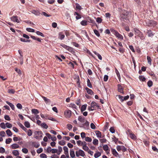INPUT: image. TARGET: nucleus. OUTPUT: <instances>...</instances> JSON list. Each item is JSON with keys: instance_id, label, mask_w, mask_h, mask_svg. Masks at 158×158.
<instances>
[{"instance_id": "obj_2", "label": "nucleus", "mask_w": 158, "mask_h": 158, "mask_svg": "<svg viewBox=\"0 0 158 158\" xmlns=\"http://www.w3.org/2000/svg\"><path fill=\"white\" fill-rule=\"evenodd\" d=\"M110 31L118 39L120 40H123V36L121 34H119L118 32L116 31L113 29H110Z\"/></svg>"}, {"instance_id": "obj_5", "label": "nucleus", "mask_w": 158, "mask_h": 158, "mask_svg": "<svg viewBox=\"0 0 158 158\" xmlns=\"http://www.w3.org/2000/svg\"><path fill=\"white\" fill-rule=\"evenodd\" d=\"M80 127H83L85 129H89V123L87 121H86L85 123L83 124V126Z\"/></svg>"}, {"instance_id": "obj_37", "label": "nucleus", "mask_w": 158, "mask_h": 158, "mask_svg": "<svg viewBox=\"0 0 158 158\" xmlns=\"http://www.w3.org/2000/svg\"><path fill=\"white\" fill-rule=\"evenodd\" d=\"M116 96H118V98L120 99L121 102H123V97L119 95H117Z\"/></svg>"}, {"instance_id": "obj_20", "label": "nucleus", "mask_w": 158, "mask_h": 158, "mask_svg": "<svg viewBox=\"0 0 158 158\" xmlns=\"http://www.w3.org/2000/svg\"><path fill=\"white\" fill-rule=\"evenodd\" d=\"M151 26L155 27L157 25V23L156 21H151L150 23Z\"/></svg>"}, {"instance_id": "obj_23", "label": "nucleus", "mask_w": 158, "mask_h": 158, "mask_svg": "<svg viewBox=\"0 0 158 158\" xmlns=\"http://www.w3.org/2000/svg\"><path fill=\"white\" fill-rule=\"evenodd\" d=\"M63 150L64 151V153L65 155L69 154L68 148L66 146H64V147Z\"/></svg>"}, {"instance_id": "obj_14", "label": "nucleus", "mask_w": 158, "mask_h": 158, "mask_svg": "<svg viewBox=\"0 0 158 158\" xmlns=\"http://www.w3.org/2000/svg\"><path fill=\"white\" fill-rule=\"evenodd\" d=\"M74 15H77L76 17V19H79L81 18V16L77 12H75L74 14Z\"/></svg>"}, {"instance_id": "obj_51", "label": "nucleus", "mask_w": 158, "mask_h": 158, "mask_svg": "<svg viewBox=\"0 0 158 158\" xmlns=\"http://www.w3.org/2000/svg\"><path fill=\"white\" fill-rule=\"evenodd\" d=\"M36 33L38 35H40L43 37H44V34L39 31H37L36 32Z\"/></svg>"}, {"instance_id": "obj_54", "label": "nucleus", "mask_w": 158, "mask_h": 158, "mask_svg": "<svg viewBox=\"0 0 158 158\" xmlns=\"http://www.w3.org/2000/svg\"><path fill=\"white\" fill-rule=\"evenodd\" d=\"M23 152L24 153H27L28 152L27 149L26 148H23L22 149Z\"/></svg>"}, {"instance_id": "obj_18", "label": "nucleus", "mask_w": 158, "mask_h": 158, "mask_svg": "<svg viewBox=\"0 0 158 158\" xmlns=\"http://www.w3.org/2000/svg\"><path fill=\"white\" fill-rule=\"evenodd\" d=\"M32 144L34 147L36 148H39L40 146L39 143L35 142H32Z\"/></svg>"}, {"instance_id": "obj_11", "label": "nucleus", "mask_w": 158, "mask_h": 158, "mask_svg": "<svg viewBox=\"0 0 158 158\" xmlns=\"http://www.w3.org/2000/svg\"><path fill=\"white\" fill-rule=\"evenodd\" d=\"M58 35V38L61 40L63 39L65 37V35L63 33V32H59Z\"/></svg>"}, {"instance_id": "obj_60", "label": "nucleus", "mask_w": 158, "mask_h": 158, "mask_svg": "<svg viewBox=\"0 0 158 158\" xmlns=\"http://www.w3.org/2000/svg\"><path fill=\"white\" fill-rule=\"evenodd\" d=\"M109 130L112 133H114L115 132V130L114 129V128L113 127H111L110 129Z\"/></svg>"}, {"instance_id": "obj_28", "label": "nucleus", "mask_w": 158, "mask_h": 158, "mask_svg": "<svg viewBox=\"0 0 158 158\" xmlns=\"http://www.w3.org/2000/svg\"><path fill=\"white\" fill-rule=\"evenodd\" d=\"M19 126L23 130L26 132L27 129L22 124L20 123L19 124Z\"/></svg>"}, {"instance_id": "obj_57", "label": "nucleus", "mask_w": 158, "mask_h": 158, "mask_svg": "<svg viewBox=\"0 0 158 158\" xmlns=\"http://www.w3.org/2000/svg\"><path fill=\"white\" fill-rule=\"evenodd\" d=\"M51 151H51V152L52 153H57L58 150L56 149L53 148L51 150Z\"/></svg>"}, {"instance_id": "obj_33", "label": "nucleus", "mask_w": 158, "mask_h": 158, "mask_svg": "<svg viewBox=\"0 0 158 158\" xmlns=\"http://www.w3.org/2000/svg\"><path fill=\"white\" fill-rule=\"evenodd\" d=\"M87 86L90 88H92V87L91 83L89 79H88L87 80Z\"/></svg>"}, {"instance_id": "obj_3", "label": "nucleus", "mask_w": 158, "mask_h": 158, "mask_svg": "<svg viewBox=\"0 0 158 158\" xmlns=\"http://www.w3.org/2000/svg\"><path fill=\"white\" fill-rule=\"evenodd\" d=\"M133 30L135 32V34L139 37L141 38L143 37V34L142 33L139 29L136 28H134Z\"/></svg>"}, {"instance_id": "obj_41", "label": "nucleus", "mask_w": 158, "mask_h": 158, "mask_svg": "<svg viewBox=\"0 0 158 158\" xmlns=\"http://www.w3.org/2000/svg\"><path fill=\"white\" fill-rule=\"evenodd\" d=\"M148 86L149 87H151L153 85V82L152 81H149L147 82Z\"/></svg>"}, {"instance_id": "obj_53", "label": "nucleus", "mask_w": 158, "mask_h": 158, "mask_svg": "<svg viewBox=\"0 0 158 158\" xmlns=\"http://www.w3.org/2000/svg\"><path fill=\"white\" fill-rule=\"evenodd\" d=\"M43 151V149L41 148H40L37 150L36 152L38 153L39 154L42 152Z\"/></svg>"}, {"instance_id": "obj_21", "label": "nucleus", "mask_w": 158, "mask_h": 158, "mask_svg": "<svg viewBox=\"0 0 158 158\" xmlns=\"http://www.w3.org/2000/svg\"><path fill=\"white\" fill-rule=\"evenodd\" d=\"M111 151L112 154L116 156H117L118 155V154L116 152L115 149H111Z\"/></svg>"}, {"instance_id": "obj_63", "label": "nucleus", "mask_w": 158, "mask_h": 158, "mask_svg": "<svg viewBox=\"0 0 158 158\" xmlns=\"http://www.w3.org/2000/svg\"><path fill=\"white\" fill-rule=\"evenodd\" d=\"M127 134L128 135H129L131 134L132 133V131L130 129H128L127 131Z\"/></svg>"}, {"instance_id": "obj_13", "label": "nucleus", "mask_w": 158, "mask_h": 158, "mask_svg": "<svg viewBox=\"0 0 158 158\" xmlns=\"http://www.w3.org/2000/svg\"><path fill=\"white\" fill-rule=\"evenodd\" d=\"M85 89L88 94H90L91 95H92L93 94L94 92L91 89H89L87 87L85 88Z\"/></svg>"}, {"instance_id": "obj_38", "label": "nucleus", "mask_w": 158, "mask_h": 158, "mask_svg": "<svg viewBox=\"0 0 158 158\" xmlns=\"http://www.w3.org/2000/svg\"><path fill=\"white\" fill-rule=\"evenodd\" d=\"M139 78L140 81H145L146 80L145 78L143 76H140L139 77Z\"/></svg>"}, {"instance_id": "obj_1", "label": "nucleus", "mask_w": 158, "mask_h": 158, "mask_svg": "<svg viewBox=\"0 0 158 158\" xmlns=\"http://www.w3.org/2000/svg\"><path fill=\"white\" fill-rule=\"evenodd\" d=\"M128 13L126 10L123 11L122 13L120 15V20L122 23L124 21V19L126 20L127 19Z\"/></svg>"}, {"instance_id": "obj_56", "label": "nucleus", "mask_w": 158, "mask_h": 158, "mask_svg": "<svg viewBox=\"0 0 158 158\" xmlns=\"http://www.w3.org/2000/svg\"><path fill=\"white\" fill-rule=\"evenodd\" d=\"M40 156L41 158H47L46 155L44 153L41 154L40 155Z\"/></svg>"}, {"instance_id": "obj_55", "label": "nucleus", "mask_w": 158, "mask_h": 158, "mask_svg": "<svg viewBox=\"0 0 158 158\" xmlns=\"http://www.w3.org/2000/svg\"><path fill=\"white\" fill-rule=\"evenodd\" d=\"M72 44L75 47L78 48L79 47V45L78 43L75 42H73L72 43Z\"/></svg>"}, {"instance_id": "obj_62", "label": "nucleus", "mask_w": 158, "mask_h": 158, "mask_svg": "<svg viewBox=\"0 0 158 158\" xmlns=\"http://www.w3.org/2000/svg\"><path fill=\"white\" fill-rule=\"evenodd\" d=\"M152 148L153 151L158 152V149L156 146H152Z\"/></svg>"}, {"instance_id": "obj_30", "label": "nucleus", "mask_w": 158, "mask_h": 158, "mask_svg": "<svg viewBox=\"0 0 158 158\" xmlns=\"http://www.w3.org/2000/svg\"><path fill=\"white\" fill-rule=\"evenodd\" d=\"M81 24L82 26H86L88 24L87 21H86L85 20H83L81 22Z\"/></svg>"}, {"instance_id": "obj_24", "label": "nucleus", "mask_w": 158, "mask_h": 158, "mask_svg": "<svg viewBox=\"0 0 158 158\" xmlns=\"http://www.w3.org/2000/svg\"><path fill=\"white\" fill-rule=\"evenodd\" d=\"M129 135L130 136V137L133 140H135L136 139V136L133 133Z\"/></svg>"}, {"instance_id": "obj_46", "label": "nucleus", "mask_w": 158, "mask_h": 158, "mask_svg": "<svg viewBox=\"0 0 158 158\" xmlns=\"http://www.w3.org/2000/svg\"><path fill=\"white\" fill-rule=\"evenodd\" d=\"M59 144L61 145H64L65 144V142L64 140H62L59 142Z\"/></svg>"}, {"instance_id": "obj_29", "label": "nucleus", "mask_w": 158, "mask_h": 158, "mask_svg": "<svg viewBox=\"0 0 158 158\" xmlns=\"http://www.w3.org/2000/svg\"><path fill=\"white\" fill-rule=\"evenodd\" d=\"M79 156H85V153L81 149L79 150Z\"/></svg>"}, {"instance_id": "obj_22", "label": "nucleus", "mask_w": 158, "mask_h": 158, "mask_svg": "<svg viewBox=\"0 0 158 158\" xmlns=\"http://www.w3.org/2000/svg\"><path fill=\"white\" fill-rule=\"evenodd\" d=\"M75 5L76 6L75 9L76 10H81V9H82L81 6L78 3H76Z\"/></svg>"}, {"instance_id": "obj_31", "label": "nucleus", "mask_w": 158, "mask_h": 158, "mask_svg": "<svg viewBox=\"0 0 158 158\" xmlns=\"http://www.w3.org/2000/svg\"><path fill=\"white\" fill-rule=\"evenodd\" d=\"M102 19L100 17H97L96 18V21L98 23H101L102 21Z\"/></svg>"}, {"instance_id": "obj_50", "label": "nucleus", "mask_w": 158, "mask_h": 158, "mask_svg": "<svg viewBox=\"0 0 158 158\" xmlns=\"http://www.w3.org/2000/svg\"><path fill=\"white\" fill-rule=\"evenodd\" d=\"M97 136L98 137L101 138V133L99 131H98L96 133Z\"/></svg>"}, {"instance_id": "obj_8", "label": "nucleus", "mask_w": 158, "mask_h": 158, "mask_svg": "<svg viewBox=\"0 0 158 158\" xmlns=\"http://www.w3.org/2000/svg\"><path fill=\"white\" fill-rule=\"evenodd\" d=\"M10 19L12 21L14 22L19 23V21L18 19V17L17 16H13L10 18Z\"/></svg>"}, {"instance_id": "obj_52", "label": "nucleus", "mask_w": 158, "mask_h": 158, "mask_svg": "<svg viewBox=\"0 0 158 158\" xmlns=\"http://www.w3.org/2000/svg\"><path fill=\"white\" fill-rule=\"evenodd\" d=\"M32 134L31 130L30 129L28 130L27 132V134L28 136H31L32 135Z\"/></svg>"}, {"instance_id": "obj_48", "label": "nucleus", "mask_w": 158, "mask_h": 158, "mask_svg": "<svg viewBox=\"0 0 158 158\" xmlns=\"http://www.w3.org/2000/svg\"><path fill=\"white\" fill-rule=\"evenodd\" d=\"M103 148L104 151H106L108 150L109 147L107 145H105L103 146Z\"/></svg>"}, {"instance_id": "obj_10", "label": "nucleus", "mask_w": 158, "mask_h": 158, "mask_svg": "<svg viewBox=\"0 0 158 158\" xmlns=\"http://www.w3.org/2000/svg\"><path fill=\"white\" fill-rule=\"evenodd\" d=\"M91 106L94 109L96 107L98 108L99 107V106L98 104H97L96 102H94V101H93L91 103Z\"/></svg>"}, {"instance_id": "obj_59", "label": "nucleus", "mask_w": 158, "mask_h": 158, "mask_svg": "<svg viewBox=\"0 0 158 158\" xmlns=\"http://www.w3.org/2000/svg\"><path fill=\"white\" fill-rule=\"evenodd\" d=\"M82 149L85 151L88 152L89 150V148L86 146L82 147Z\"/></svg>"}, {"instance_id": "obj_42", "label": "nucleus", "mask_w": 158, "mask_h": 158, "mask_svg": "<svg viewBox=\"0 0 158 158\" xmlns=\"http://www.w3.org/2000/svg\"><path fill=\"white\" fill-rule=\"evenodd\" d=\"M93 143L94 145H96L98 144V141L97 139H94L93 141Z\"/></svg>"}, {"instance_id": "obj_64", "label": "nucleus", "mask_w": 158, "mask_h": 158, "mask_svg": "<svg viewBox=\"0 0 158 158\" xmlns=\"http://www.w3.org/2000/svg\"><path fill=\"white\" fill-rule=\"evenodd\" d=\"M51 157V158H59V156L56 154H53L52 155Z\"/></svg>"}, {"instance_id": "obj_9", "label": "nucleus", "mask_w": 158, "mask_h": 158, "mask_svg": "<svg viewBox=\"0 0 158 158\" xmlns=\"http://www.w3.org/2000/svg\"><path fill=\"white\" fill-rule=\"evenodd\" d=\"M147 33L149 37H152L154 34V33L151 30H148Z\"/></svg>"}, {"instance_id": "obj_58", "label": "nucleus", "mask_w": 158, "mask_h": 158, "mask_svg": "<svg viewBox=\"0 0 158 158\" xmlns=\"http://www.w3.org/2000/svg\"><path fill=\"white\" fill-rule=\"evenodd\" d=\"M16 106L19 109H21L22 108V106L20 103H18Z\"/></svg>"}, {"instance_id": "obj_34", "label": "nucleus", "mask_w": 158, "mask_h": 158, "mask_svg": "<svg viewBox=\"0 0 158 158\" xmlns=\"http://www.w3.org/2000/svg\"><path fill=\"white\" fill-rule=\"evenodd\" d=\"M95 54L96 55H97L98 57V59L100 60H102V58L101 56L98 53H97L96 52H94Z\"/></svg>"}, {"instance_id": "obj_12", "label": "nucleus", "mask_w": 158, "mask_h": 158, "mask_svg": "<svg viewBox=\"0 0 158 158\" xmlns=\"http://www.w3.org/2000/svg\"><path fill=\"white\" fill-rule=\"evenodd\" d=\"M67 50H68L69 52L73 54H74V53L75 52L74 49L73 48L69 46L68 47Z\"/></svg>"}, {"instance_id": "obj_7", "label": "nucleus", "mask_w": 158, "mask_h": 158, "mask_svg": "<svg viewBox=\"0 0 158 158\" xmlns=\"http://www.w3.org/2000/svg\"><path fill=\"white\" fill-rule=\"evenodd\" d=\"M118 90V92H120L121 93L124 94V92L123 91V88L122 86L120 84L117 85Z\"/></svg>"}, {"instance_id": "obj_27", "label": "nucleus", "mask_w": 158, "mask_h": 158, "mask_svg": "<svg viewBox=\"0 0 158 158\" xmlns=\"http://www.w3.org/2000/svg\"><path fill=\"white\" fill-rule=\"evenodd\" d=\"M32 113L35 114H37L39 113V110L36 109H32L31 110Z\"/></svg>"}, {"instance_id": "obj_36", "label": "nucleus", "mask_w": 158, "mask_h": 158, "mask_svg": "<svg viewBox=\"0 0 158 158\" xmlns=\"http://www.w3.org/2000/svg\"><path fill=\"white\" fill-rule=\"evenodd\" d=\"M24 125L27 128H29L30 127V123L27 121L25 122L24 123Z\"/></svg>"}, {"instance_id": "obj_40", "label": "nucleus", "mask_w": 158, "mask_h": 158, "mask_svg": "<svg viewBox=\"0 0 158 158\" xmlns=\"http://www.w3.org/2000/svg\"><path fill=\"white\" fill-rule=\"evenodd\" d=\"M147 59L148 63L150 64V65H151L152 63V60L151 57L150 56H147Z\"/></svg>"}, {"instance_id": "obj_6", "label": "nucleus", "mask_w": 158, "mask_h": 158, "mask_svg": "<svg viewBox=\"0 0 158 158\" xmlns=\"http://www.w3.org/2000/svg\"><path fill=\"white\" fill-rule=\"evenodd\" d=\"M35 135H37L35 137L36 139H38L40 137H42L43 133L41 131H35Z\"/></svg>"}, {"instance_id": "obj_32", "label": "nucleus", "mask_w": 158, "mask_h": 158, "mask_svg": "<svg viewBox=\"0 0 158 158\" xmlns=\"http://www.w3.org/2000/svg\"><path fill=\"white\" fill-rule=\"evenodd\" d=\"M11 148L13 149H16L19 148V146L17 144L14 143L11 145Z\"/></svg>"}, {"instance_id": "obj_4", "label": "nucleus", "mask_w": 158, "mask_h": 158, "mask_svg": "<svg viewBox=\"0 0 158 158\" xmlns=\"http://www.w3.org/2000/svg\"><path fill=\"white\" fill-rule=\"evenodd\" d=\"M71 111L69 110H65L64 112V115L66 118H70L71 115Z\"/></svg>"}, {"instance_id": "obj_35", "label": "nucleus", "mask_w": 158, "mask_h": 158, "mask_svg": "<svg viewBox=\"0 0 158 158\" xmlns=\"http://www.w3.org/2000/svg\"><path fill=\"white\" fill-rule=\"evenodd\" d=\"M101 155V153L100 152H98L94 154V157L95 158H97L99 157V156H100Z\"/></svg>"}, {"instance_id": "obj_47", "label": "nucleus", "mask_w": 158, "mask_h": 158, "mask_svg": "<svg viewBox=\"0 0 158 158\" xmlns=\"http://www.w3.org/2000/svg\"><path fill=\"white\" fill-rule=\"evenodd\" d=\"M26 30L29 32H35V30L33 29L30 28H26Z\"/></svg>"}, {"instance_id": "obj_16", "label": "nucleus", "mask_w": 158, "mask_h": 158, "mask_svg": "<svg viewBox=\"0 0 158 158\" xmlns=\"http://www.w3.org/2000/svg\"><path fill=\"white\" fill-rule=\"evenodd\" d=\"M13 140L15 142H16L18 141H20L22 140V138L19 136L15 137V136L13 138Z\"/></svg>"}, {"instance_id": "obj_43", "label": "nucleus", "mask_w": 158, "mask_h": 158, "mask_svg": "<svg viewBox=\"0 0 158 158\" xmlns=\"http://www.w3.org/2000/svg\"><path fill=\"white\" fill-rule=\"evenodd\" d=\"M85 140L87 142H91L92 139L91 138L87 137L85 138Z\"/></svg>"}, {"instance_id": "obj_19", "label": "nucleus", "mask_w": 158, "mask_h": 158, "mask_svg": "<svg viewBox=\"0 0 158 158\" xmlns=\"http://www.w3.org/2000/svg\"><path fill=\"white\" fill-rule=\"evenodd\" d=\"M78 120L81 123H84L85 121V118L84 117L80 116L78 117Z\"/></svg>"}, {"instance_id": "obj_26", "label": "nucleus", "mask_w": 158, "mask_h": 158, "mask_svg": "<svg viewBox=\"0 0 158 158\" xmlns=\"http://www.w3.org/2000/svg\"><path fill=\"white\" fill-rule=\"evenodd\" d=\"M87 104H85L83 105L81 108V112H83L86 109V107H87Z\"/></svg>"}, {"instance_id": "obj_15", "label": "nucleus", "mask_w": 158, "mask_h": 158, "mask_svg": "<svg viewBox=\"0 0 158 158\" xmlns=\"http://www.w3.org/2000/svg\"><path fill=\"white\" fill-rule=\"evenodd\" d=\"M41 97L46 104L51 102V101L49 99L43 96Z\"/></svg>"}, {"instance_id": "obj_44", "label": "nucleus", "mask_w": 158, "mask_h": 158, "mask_svg": "<svg viewBox=\"0 0 158 158\" xmlns=\"http://www.w3.org/2000/svg\"><path fill=\"white\" fill-rule=\"evenodd\" d=\"M94 31L95 34L98 37H99L100 35V34L98 31L96 30H94Z\"/></svg>"}, {"instance_id": "obj_45", "label": "nucleus", "mask_w": 158, "mask_h": 158, "mask_svg": "<svg viewBox=\"0 0 158 158\" xmlns=\"http://www.w3.org/2000/svg\"><path fill=\"white\" fill-rule=\"evenodd\" d=\"M32 13L36 15H40V12L38 10H33Z\"/></svg>"}, {"instance_id": "obj_39", "label": "nucleus", "mask_w": 158, "mask_h": 158, "mask_svg": "<svg viewBox=\"0 0 158 158\" xmlns=\"http://www.w3.org/2000/svg\"><path fill=\"white\" fill-rule=\"evenodd\" d=\"M13 154L15 156H17L19 155V152L18 151L16 150L13 151L12 152Z\"/></svg>"}, {"instance_id": "obj_17", "label": "nucleus", "mask_w": 158, "mask_h": 158, "mask_svg": "<svg viewBox=\"0 0 158 158\" xmlns=\"http://www.w3.org/2000/svg\"><path fill=\"white\" fill-rule=\"evenodd\" d=\"M87 22H88L93 24H95V21L89 17L87 18Z\"/></svg>"}, {"instance_id": "obj_49", "label": "nucleus", "mask_w": 158, "mask_h": 158, "mask_svg": "<svg viewBox=\"0 0 158 158\" xmlns=\"http://www.w3.org/2000/svg\"><path fill=\"white\" fill-rule=\"evenodd\" d=\"M41 126L43 127L45 129H47L48 127V125L45 123H42V124H41Z\"/></svg>"}, {"instance_id": "obj_25", "label": "nucleus", "mask_w": 158, "mask_h": 158, "mask_svg": "<svg viewBox=\"0 0 158 158\" xmlns=\"http://www.w3.org/2000/svg\"><path fill=\"white\" fill-rule=\"evenodd\" d=\"M70 154L72 158H74L75 157V154L74 151L71 150L70 152Z\"/></svg>"}, {"instance_id": "obj_61", "label": "nucleus", "mask_w": 158, "mask_h": 158, "mask_svg": "<svg viewBox=\"0 0 158 158\" xmlns=\"http://www.w3.org/2000/svg\"><path fill=\"white\" fill-rule=\"evenodd\" d=\"M69 65L70 67H72L73 69L74 68V64L71 62H69Z\"/></svg>"}]
</instances>
